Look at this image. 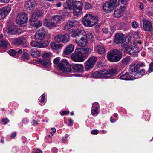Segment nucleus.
I'll return each mask as SVG.
<instances>
[{
	"mask_svg": "<svg viewBox=\"0 0 153 153\" xmlns=\"http://www.w3.org/2000/svg\"><path fill=\"white\" fill-rule=\"evenodd\" d=\"M77 49L80 53H83V55L84 53H86L88 52L90 49L88 48H78Z\"/></svg>",
	"mask_w": 153,
	"mask_h": 153,
	"instance_id": "38",
	"label": "nucleus"
},
{
	"mask_svg": "<svg viewBox=\"0 0 153 153\" xmlns=\"http://www.w3.org/2000/svg\"><path fill=\"white\" fill-rule=\"evenodd\" d=\"M9 44V42L6 40L2 39L0 40V47L4 49L6 48Z\"/></svg>",
	"mask_w": 153,
	"mask_h": 153,
	"instance_id": "33",
	"label": "nucleus"
},
{
	"mask_svg": "<svg viewBox=\"0 0 153 153\" xmlns=\"http://www.w3.org/2000/svg\"><path fill=\"white\" fill-rule=\"evenodd\" d=\"M22 57V59H24L28 60L29 58V54L26 53L24 52Z\"/></svg>",
	"mask_w": 153,
	"mask_h": 153,
	"instance_id": "45",
	"label": "nucleus"
},
{
	"mask_svg": "<svg viewBox=\"0 0 153 153\" xmlns=\"http://www.w3.org/2000/svg\"><path fill=\"white\" fill-rule=\"evenodd\" d=\"M144 73L145 71L144 70H141L140 71H139V70L138 72L136 73V76H134L135 78V79L141 78V76L144 75Z\"/></svg>",
	"mask_w": 153,
	"mask_h": 153,
	"instance_id": "36",
	"label": "nucleus"
},
{
	"mask_svg": "<svg viewBox=\"0 0 153 153\" xmlns=\"http://www.w3.org/2000/svg\"><path fill=\"white\" fill-rule=\"evenodd\" d=\"M72 68L75 71H81L83 68V66L81 64H74L72 65Z\"/></svg>",
	"mask_w": 153,
	"mask_h": 153,
	"instance_id": "30",
	"label": "nucleus"
},
{
	"mask_svg": "<svg viewBox=\"0 0 153 153\" xmlns=\"http://www.w3.org/2000/svg\"><path fill=\"white\" fill-rule=\"evenodd\" d=\"M118 3L124 5H126L128 3V0H119Z\"/></svg>",
	"mask_w": 153,
	"mask_h": 153,
	"instance_id": "50",
	"label": "nucleus"
},
{
	"mask_svg": "<svg viewBox=\"0 0 153 153\" xmlns=\"http://www.w3.org/2000/svg\"><path fill=\"white\" fill-rule=\"evenodd\" d=\"M44 24L45 26L50 29L53 27H56L57 26V24L56 22H55L52 21L51 20V22L45 20L44 22Z\"/></svg>",
	"mask_w": 153,
	"mask_h": 153,
	"instance_id": "25",
	"label": "nucleus"
},
{
	"mask_svg": "<svg viewBox=\"0 0 153 153\" xmlns=\"http://www.w3.org/2000/svg\"><path fill=\"white\" fill-rule=\"evenodd\" d=\"M97 61V58L95 56H92L90 57L88 60L85 63V68L87 70H90L92 68Z\"/></svg>",
	"mask_w": 153,
	"mask_h": 153,
	"instance_id": "10",
	"label": "nucleus"
},
{
	"mask_svg": "<svg viewBox=\"0 0 153 153\" xmlns=\"http://www.w3.org/2000/svg\"><path fill=\"white\" fill-rule=\"evenodd\" d=\"M18 28L16 26H12L10 27L8 30L7 32L9 34H14L17 33Z\"/></svg>",
	"mask_w": 153,
	"mask_h": 153,
	"instance_id": "31",
	"label": "nucleus"
},
{
	"mask_svg": "<svg viewBox=\"0 0 153 153\" xmlns=\"http://www.w3.org/2000/svg\"><path fill=\"white\" fill-rule=\"evenodd\" d=\"M49 44V42L48 41L45 40L42 43H40V48L45 47L47 46Z\"/></svg>",
	"mask_w": 153,
	"mask_h": 153,
	"instance_id": "42",
	"label": "nucleus"
},
{
	"mask_svg": "<svg viewBox=\"0 0 153 153\" xmlns=\"http://www.w3.org/2000/svg\"><path fill=\"white\" fill-rule=\"evenodd\" d=\"M50 45L52 48L55 50L61 48L63 46L62 44H57L54 42H51Z\"/></svg>",
	"mask_w": 153,
	"mask_h": 153,
	"instance_id": "32",
	"label": "nucleus"
},
{
	"mask_svg": "<svg viewBox=\"0 0 153 153\" xmlns=\"http://www.w3.org/2000/svg\"><path fill=\"white\" fill-rule=\"evenodd\" d=\"M91 112V114L93 115L98 113V109L94 108H92Z\"/></svg>",
	"mask_w": 153,
	"mask_h": 153,
	"instance_id": "47",
	"label": "nucleus"
},
{
	"mask_svg": "<svg viewBox=\"0 0 153 153\" xmlns=\"http://www.w3.org/2000/svg\"><path fill=\"white\" fill-rule=\"evenodd\" d=\"M106 72H107V70L106 69L98 71L92 74V76L94 78L97 79L106 78L105 75Z\"/></svg>",
	"mask_w": 153,
	"mask_h": 153,
	"instance_id": "12",
	"label": "nucleus"
},
{
	"mask_svg": "<svg viewBox=\"0 0 153 153\" xmlns=\"http://www.w3.org/2000/svg\"><path fill=\"white\" fill-rule=\"evenodd\" d=\"M87 37L90 39H92L93 38V36L92 33H88L87 34Z\"/></svg>",
	"mask_w": 153,
	"mask_h": 153,
	"instance_id": "55",
	"label": "nucleus"
},
{
	"mask_svg": "<svg viewBox=\"0 0 153 153\" xmlns=\"http://www.w3.org/2000/svg\"><path fill=\"white\" fill-rule=\"evenodd\" d=\"M47 33L43 28L39 30L35 34V38L36 40H41L43 39Z\"/></svg>",
	"mask_w": 153,
	"mask_h": 153,
	"instance_id": "11",
	"label": "nucleus"
},
{
	"mask_svg": "<svg viewBox=\"0 0 153 153\" xmlns=\"http://www.w3.org/2000/svg\"><path fill=\"white\" fill-rule=\"evenodd\" d=\"M103 32L105 33H108V30L107 28H104L102 29Z\"/></svg>",
	"mask_w": 153,
	"mask_h": 153,
	"instance_id": "62",
	"label": "nucleus"
},
{
	"mask_svg": "<svg viewBox=\"0 0 153 153\" xmlns=\"http://www.w3.org/2000/svg\"><path fill=\"white\" fill-rule=\"evenodd\" d=\"M29 53L34 58L39 57L40 55V52L36 49H33L30 50Z\"/></svg>",
	"mask_w": 153,
	"mask_h": 153,
	"instance_id": "27",
	"label": "nucleus"
},
{
	"mask_svg": "<svg viewBox=\"0 0 153 153\" xmlns=\"http://www.w3.org/2000/svg\"><path fill=\"white\" fill-rule=\"evenodd\" d=\"M95 50L99 54H103L105 53V49L104 47L102 45H96L94 48Z\"/></svg>",
	"mask_w": 153,
	"mask_h": 153,
	"instance_id": "21",
	"label": "nucleus"
},
{
	"mask_svg": "<svg viewBox=\"0 0 153 153\" xmlns=\"http://www.w3.org/2000/svg\"><path fill=\"white\" fill-rule=\"evenodd\" d=\"M39 63L47 68H49L51 67V62L49 60H39Z\"/></svg>",
	"mask_w": 153,
	"mask_h": 153,
	"instance_id": "29",
	"label": "nucleus"
},
{
	"mask_svg": "<svg viewBox=\"0 0 153 153\" xmlns=\"http://www.w3.org/2000/svg\"><path fill=\"white\" fill-rule=\"evenodd\" d=\"M11 10L9 7H5L0 9V16L2 18H4Z\"/></svg>",
	"mask_w": 153,
	"mask_h": 153,
	"instance_id": "17",
	"label": "nucleus"
},
{
	"mask_svg": "<svg viewBox=\"0 0 153 153\" xmlns=\"http://www.w3.org/2000/svg\"><path fill=\"white\" fill-rule=\"evenodd\" d=\"M57 149L55 147L53 148L52 149V152L54 153H56L57 152Z\"/></svg>",
	"mask_w": 153,
	"mask_h": 153,
	"instance_id": "64",
	"label": "nucleus"
},
{
	"mask_svg": "<svg viewBox=\"0 0 153 153\" xmlns=\"http://www.w3.org/2000/svg\"><path fill=\"white\" fill-rule=\"evenodd\" d=\"M77 4L73 8L74 15L76 16H79L82 13V3L79 1H77Z\"/></svg>",
	"mask_w": 153,
	"mask_h": 153,
	"instance_id": "9",
	"label": "nucleus"
},
{
	"mask_svg": "<svg viewBox=\"0 0 153 153\" xmlns=\"http://www.w3.org/2000/svg\"><path fill=\"white\" fill-rule=\"evenodd\" d=\"M143 27L146 31H149L152 28V25L150 22L148 21H144L143 22Z\"/></svg>",
	"mask_w": 153,
	"mask_h": 153,
	"instance_id": "22",
	"label": "nucleus"
},
{
	"mask_svg": "<svg viewBox=\"0 0 153 153\" xmlns=\"http://www.w3.org/2000/svg\"><path fill=\"white\" fill-rule=\"evenodd\" d=\"M68 22L70 24V25H71L72 27L76 26L78 24V22L77 21L74 20H70Z\"/></svg>",
	"mask_w": 153,
	"mask_h": 153,
	"instance_id": "41",
	"label": "nucleus"
},
{
	"mask_svg": "<svg viewBox=\"0 0 153 153\" xmlns=\"http://www.w3.org/2000/svg\"><path fill=\"white\" fill-rule=\"evenodd\" d=\"M37 19L30 18V24L31 25L37 28L42 25V22L39 21H37Z\"/></svg>",
	"mask_w": 153,
	"mask_h": 153,
	"instance_id": "20",
	"label": "nucleus"
},
{
	"mask_svg": "<svg viewBox=\"0 0 153 153\" xmlns=\"http://www.w3.org/2000/svg\"><path fill=\"white\" fill-rule=\"evenodd\" d=\"M68 121L69 123L67 124V125L69 126H72L73 124V122L72 120L71 119H68Z\"/></svg>",
	"mask_w": 153,
	"mask_h": 153,
	"instance_id": "54",
	"label": "nucleus"
},
{
	"mask_svg": "<svg viewBox=\"0 0 153 153\" xmlns=\"http://www.w3.org/2000/svg\"><path fill=\"white\" fill-rule=\"evenodd\" d=\"M8 53L11 56H14L17 54V52L13 49H10L8 51Z\"/></svg>",
	"mask_w": 153,
	"mask_h": 153,
	"instance_id": "44",
	"label": "nucleus"
},
{
	"mask_svg": "<svg viewBox=\"0 0 153 153\" xmlns=\"http://www.w3.org/2000/svg\"><path fill=\"white\" fill-rule=\"evenodd\" d=\"M69 62L66 59H62L58 65V67L62 72H71V70Z\"/></svg>",
	"mask_w": 153,
	"mask_h": 153,
	"instance_id": "5",
	"label": "nucleus"
},
{
	"mask_svg": "<svg viewBox=\"0 0 153 153\" xmlns=\"http://www.w3.org/2000/svg\"><path fill=\"white\" fill-rule=\"evenodd\" d=\"M92 8V6L91 4H90L89 3L86 2L85 3V8L86 9H90Z\"/></svg>",
	"mask_w": 153,
	"mask_h": 153,
	"instance_id": "46",
	"label": "nucleus"
},
{
	"mask_svg": "<svg viewBox=\"0 0 153 153\" xmlns=\"http://www.w3.org/2000/svg\"><path fill=\"white\" fill-rule=\"evenodd\" d=\"M98 17L91 14L85 15L82 20V22L85 27H91L98 22Z\"/></svg>",
	"mask_w": 153,
	"mask_h": 153,
	"instance_id": "1",
	"label": "nucleus"
},
{
	"mask_svg": "<svg viewBox=\"0 0 153 153\" xmlns=\"http://www.w3.org/2000/svg\"><path fill=\"white\" fill-rule=\"evenodd\" d=\"M62 36H63L62 37V42L64 43H66L70 40V36L68 34H65L62 35Z\"/></svg>",
	"mask_w": 153,
	"mask_h": 153,
	"instance_id": "35",
	"label": "nucleus"
},
{
	"mask_svg": "<svg viewBox=\"0 0 153 153\" xmlns=\"http://www.w3.org/2000/svg\"><path fill=\"white\" fill-rule=\"evenodd\" d=\"M132 26L133 28H136L138 27V24L136 22H134L132 23Z\"/></svg>",
	"mask_w": 153,
	"mask_h": 153,
	"instance_id": "53",
	"label": "nucleus"
},
{
	"mask_svg": "<svg viewBox=\"0 0 153 153\" xmlns=\"http://www.w3.org/2000/svg\"><path fill=\"white\" fill-rule=\"evenodd\" d=\"M76 2L77 1L74 2L73 0H67L66 4L70 10H72L75 6L78 4L76 3Z\"/></svg>",
	"mask_w": 153,
	"mask_h": 153,
	"instance_id": "26",
	"label": "nucleus"
},
{
	"mask_svg": "<svg viewBox=\"0 0 153 153\" xmlns=\"http://www.w3.org/2000/svg\"><path fill=\"white\" fill-rule=\"evenodd\" d=\"M17 52V54H21L23 52V51L22 49H20L18 50Z\"/></svg>",
	"mask_w": 153,
	"mask_h": 153,
	"instance_id": "63",
	"label": "nucleus"
},
{
	"mask_svg": "<svg viewBox=\"0 0 153 153\" xmlns=\"http://www.w3.org/2000/svg\"><path fill=\"white\" fill-rule=\"evenodd\" d=\"M42 13L41 10H36L34 11L32 14L30 18L37 19L38 18L42 15Z\"/></svg>",
	"mask_w": 153,
	"mask_h": 153,
	"instance_id": "23",
	"label": "nucleus"
},
{
	"mask_svg": "<svg viewBox=\"0 0 153 153\" xmlns=\"http://www.w3.org/2000/svg\"><path fill=\"white\" fill-rule=\"evenodd\" d=\"M69 136L68 134L65 135L64 137H62V141L65 142L67 140V138H68Z\"/></svg>",
	"mask_w": 153,
	"mask_h": 153,
	"instance_id": "56",
	"label": "nucleus"
},
{
	"mask_svg": "<svg viewBox=\"0 0 153 153\" xmlns=\"http://www.w3.org/2000/svg\"><path fill=\"white\" fill-rule=\"evenodd\" d=\"M31 45L34 47L40 48V42L37 41H32L30 42Z\"/></svg>",
	"mask_w": 153,
	"mask_h": 153,
	"instance_id": "37",
	"label": "nucleus"
},
{
	"mask_svg": "<svg viewBox=\"0 0 153 153\" xmlns=\"http://www.w3.org/2000/svg\"><path fill=\"white\" fill-rule=\"evenodd\" d=\"M72 59L75 62H81L84 61L83 53H81L77 48L71 55Z\"/></svg>",
	"mask_w": 153,
	"mask_h": 153,
	"instance_id": "8",
	"label": "nucleus"
},
{
	"mask_svg": "<svg viewBox=\"0 0 153 153\" xmlns=\"http://www.w3.org/2000/svg\"><path fill=\"white\" fill-rule=\"evenodd\" d=\"M36 5L35 0H27L25 3V7L27 10H31Z\"/></svg>",
	"mask_w": 153,
	"mask_h": 153,
	"instance_id": "16",
	"label": "nucleus"
},
{
	"mask_svg": "<svg viewBox=\"0 0 153 153\" xmlns=\"http://www.w3.org/2000/svg\"><path fill=\"white\" fill-rule=\"evenodd\" d=\"M125 7L124 6H120V9L115 10L114 12V15L116 18H120L121 17L123 14V11Z\"/></svg>",
	"mask_w": 153,
	"mask_h": 153,
	"instance_id": "19",
	"label": "nucleus"
},
{
	"mask_svg": "<svg viewBox=\"0 0 153 153\" xmlns=\"http://www.w3.org/2000/svg\"><path fill=\"white\" fill-rule=\"evenodd\" d=\"M62 18V16L56 15L52 18L51 20L52 21L55 22H56L57 24L59 22L61 21Z\"/></svg>",
	"mask_w": 153,
	"mask_h": 153,
	"instance_id": "34",
	"label": "nucleus"
},
{
	"mask_svg": "<svg viewBox=\"0 0 153 153\" xmlns=\"http://www.w3.org/2000/svg\"><path fill=\"white\" fill-rule=\"evenodd\" d=\"M26 40L25 38L21 37L17 38H12L10 39L11 42L14 45H19L23 44Z\"/></svg>",
	"mask_w": 153,
	"mask_h": 153,
	"instance_id": "13",
	"label": "nucleus"
},
{
	"mask_svg": "<svg viewBox=\"0 0 153 153\" xmlns=\"http://www.w3.org/2000/svg\"><path fill=\"white\" fill-rule=\"evenodd\" d=\"M45 94H43L41 96L40 102L41 103H43L45 102Z\"/></svg>",
	"mask_w": 153,
	"mask_h": 153,
	"instance_id": "51",
	"label": "nucleus"
},
{
	"mask_svg": "<svg viewBox=\"0 0 153 153\" xmlns=\"http://www.w3.org/2000/svg\"><path fill=\"white\" fill-rule=\"evenodd\" d=\"M73 34L71 36L72 37H76L77 36L81 37L80 40H78L77 38H76V42L77 44L79 46L81 47H84L87 45L88 44V42L87 39V37H81L82 34L81 33L84 32L83 30H78L76 33L73 30H71Z\"/></svg>",
	"mask_w": 153,
	"mask_h": 153,
	"instance_id": "2",
	"label": "nucleus"
},
{
	"mask_svg": "<svg viewBox=\"0 0 153 153\" xmlns=\"http://www.w3.org/2000/svg\"><path fill=\"white\" fill-rule=\"evenodd\" d=\"M72 28L70 24L68 22L66 25H65L64 27V29L65 30H67Z\"/></svg>",
	"mask_w": 153,
	"mask_h": 153,
	"instance_id": "48",
	"label": "nucleus"
},
{
	"mask_svg": "<svg viewBox=\"0 0 153 153\" xmlns=\"http://www.w3.org/2000/svg\"><path fill=\"white\" fill-rule=\"evenodd\" d=\"M62 35L59 34L56 36L55 37V39L56 42H62Z\"/></svg>",
	"mask_w": 153,
	"mask_h": 153,
	"instance_id": "39",
	"label": "nucleus"
},
{
	"mask_svg": "<svg viewBox=\"0 0 153 153\" xmlns=\"http://www.w3.org/2000/svg\"><path fill=\"white\" fill-rule=\"evenodd\" d=\"M140 50L137 47L134 46H127L125 48L124 51L126 52L131 56L136 57Z\"/></svg>",
	"mask_w": 153,
	"mask_h": 153,
	"instance_id": "7",
	"label": "nucleus"
},
{
	"mask_svg": "<svg viewBox=\"0 0 153 153\" xmlns=\"http://www.w3.org/2000/svg\"><path fill=\"white\" fill-rule=\"evenodd\" d=\"M28 17L26 14L24 13H20L18 14L16 19L17 24L20 25L27 22Z\"/></svg>",
	"mask_w": 153,
	"mask_h": 153,
	"instance_id": "6",
	"label": "nucleus"
},
{
	"mask_svg": "<svg viewBox=\"0 0 153 153\" xmlns=\"http://www.w3.org/2000/svg\"><path fill=\"white\" fill-rule=\"evenodd\" d=\"M117 0H110L106 2L103 6L104 10L107 12L112 11L115 7Z\"/></svg>",
	"mask_w": 153,
	"mask_h": 153,
	"instance_id": "4",
	"label": "nucleus"
},
{
	"mask_svg": "<svg viewBox=\"0 0 153 153\" xmlns=\"http://www.w3.org/2000/svg\"><path fill=\"white\" fill-rule=\"evenodd\" d=\"M74 46L72 44H70L68 45L64 51V53L68 55L73 52L74 50Z\"/></svg>",
	"mask_w": 153,
	"mask_h": 153,
	"instance_id": "24",
	"label": "nucleus"
},
{
	"mask_svg": "<svg viewBox=\"0 0 153 153\" xmlns=\"http://www.w3.org/2000/svg\"><path fill=\"white\" fill-rule=\"evenodd\" d=\"M51 56V55L50 52L44 53L42 56V57L44 59H46Z\"/></svg>",
	"mask_w": 153,
	"mask_h": 153,
	"instance_id": "43",
	"label": "nucleus"
},
{
	"mask_svg": "<svg viewBox=\"0 0 153 153\" xmlns=\"http://www.w3.org/2000/svg\"><path fill=\"white\" fill-rule=\"evenodd\" d=\"M125 39L124 35L121 33H118L115 35L114 42L117 44H119L124 42Z\"/></svg>",
	"mask_w": 153,
	"mask_h": 153,
	"instance_id": "14",
	"label": "nucleus"
},
{
	"mask_svg": "<svg viewBox=\"0 0 153 153\" xmlns=\"http://www.w3.org/2000/svg\"><path fill=\"white\" fill-rule=\"evenodd\" d=\"M69 113V111H63L60 113V114L61 116L65 115Z\"/></svg>",
	"mask_w": 153,
	"mask_h": 153,
	"instance_id": "57",
	"label": "nucleus"
},
{
	"mask_svg": "<svg viewBox=\"0 0 153 153\" xmlns=\"http://www.w3.org/2000/svg\"><path fill=\"white\" fill-rule=\"evenodd\" d=\"M131 60V59L130 57L127 56L122 60V62L124 64H127Z\"/></svg>",
	"mask_w": 153,
	"mask_h": 153,
	"instance_id": "40",
	"label": "nucleus"
},
{
	"mask_svg": "<svg viewBox=\"0 0 153 153\" xmlns=\"http://www.w3.org/2000/svg\"><path fill=\"white\" fill-rule=\"evenodd\" d=\"M2 122H3L4 124H6L8 122H9V120L7 119H3L2 120Z\"/></svg>",
	"mask_w": 153,
	"mask_h": 153,
	"instance_id": "60",
	"label": "nucleus"
},
{
	"mask_svg": "<svg viewBox=\"0 0 153 153\" xmlns=\"http://www.w3.org/2000/svg\"><path fill=\"white\" fill-rule=\"evenodd\" d=\"M120 79L125 80H133L135 79L134 76L131 75L128 72L120 75Z\"/></svg>",
	"mask_w": 153,
	"mask_h": 153,
	"instance_id": "18",
	"label": "nucleus"
},
{
	"mask_svg": "<svg viewBox=\"0 0 153 153\" xmlns=\"http://www.w3.org/2000/svg\"><path fill=\"white\" fill-rule=\"evenodd\" d=\"M117 71L116 68L112 69L109 71L107 70V72L105 73L106 78H110L111 76L114 75L116 74Z\"/></svg>",
	"mask_w": 153,
	"mask_h": 153,
	"instance_id": "28",
	"label": "nucleus"
},
{
	"mask_svg": "<svg viewBox=\"0 0 153 153\" xmlns=\"http://www.w3.org/2000/svg\"><path fill=\"white\" fill-rule=\"evenodd\" d=\"M133 37L135 39H138L139 38L138 33L137 32H135L133 34Z\"/></svg>",
	"mask_w": 153,
	"mask_h": 153,
	"instance_id": "52",
	"label": "nucleus"
},
{
	"mask_svg": "<svg viewBox=\"0 0 153 153\" xmlns=\"http://www.w3.org/2000/svg\"><path fill=\"white\" fill-rule=\"evenodd\" d=\"M60 59L59 57L56 58L54 59L53 62L55 64H57L59 62Z\"/></svg>",
	"mask_w": 153,
	"mask_h": 153,
	"instance_id": "58",
	"label": "nucleus"
},
{
	"mask_svg": "<svg viewBox=\"0 0 153 153\" xmlns=\"http://www.w3.org/2000/svg\"><path fill=\"white\" fill-rule=\"evenodd\" d=\"M122 55L118 50H114L111 51L108 54V59L111 62H117L122 58Z\"/></svg>",
	"mask_w": 153,
	"mask_h": 153,
	"instance_id": "3",
	"label": "nucleus"
},
{
	"mask_svg": "<svg viewBox=\"0 0 153 153\" xmlns=\"http://www.w3.org/2000/svg\"><path fill=\"white\" fill-rule=\"evenodd\" d=\"M139 66L138 64H131L130 65V74L134 76H136V73L138 72L139 70Z\"/></svg>",
	"mask_w": 153,
	"mask_h": 153,
	"instance_id": "15",
	"label": "nucleus"
},
{
	"mask_svg": "<svg viewBox=\"0 0 153 153\" xmlns=\"http://www.w3.org/2000/svg\"><path fill=\"white\" fill-rule=\"evenodd\" d=\"M99 105L98 103L97 102H95L93 103L92 108H94L99 109Z\"/></svg>",
	"mask_w": 153,
	"mask_h": 153,
	"instance_id": "49",
	"label": "nucleus"
},
{
	"mask_svg": "<svg viewBox=\"0 0 153 153\" xmlns=\"http://www.w3.org/2000/svg\"><path fill=\"white\" fill-rule=\"evenodd\" d=\"M149 71H153V62L150 63Z\"/></svg>",
	"mask_w": 153,
	"mask_h": 153,
	"instance_id": "59",
	"label": "nucleus"
},
{
	"mask_svg": "<svg viewBox=\"0 0 153 153\" xmlns=\"http://www.w3.org/2000/svg\"><path fill=\"white\" fill-rule=\"evenodd\" d=\"M91 133L93 135H97L98 134L97 130H94L91 131Z\"/></svg>",
	"mask_w": 153,
	"mask_h": 153,
	"instance_id": "61",
	"label": "nucleus"
}]
</instances>
